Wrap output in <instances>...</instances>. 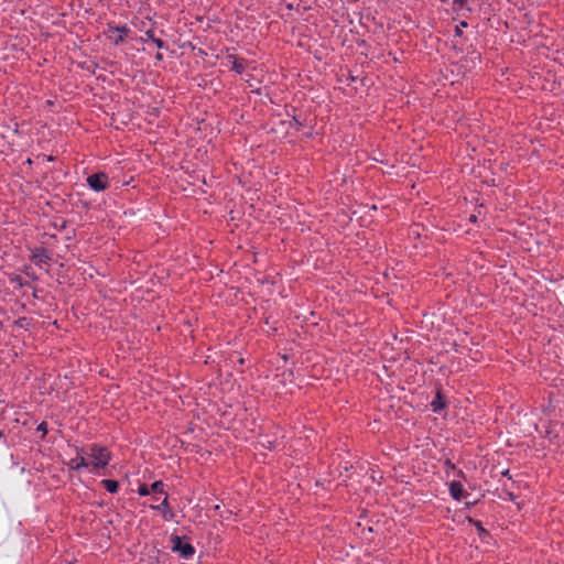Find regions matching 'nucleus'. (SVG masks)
<instances>
[{
    "label": "nucleus",
    "instance_id": "nucleus-1",
    "mask_svg": "<svg viewBox=\"0 0 564 564\" xmlns=\"http://www.w3.org/2000/svg\"><path fill=\"white\" fill-rule=\"evenodd\" d=\"M85 455L88 458L90 471L93 473H96L100 468H105L111 459L110 452L106 447L99 445H91L89 453L85 452Z\"/></svg>",
    "mask_w": 564,
    "mask_h": 564
},
{
    "label": "nucleus",
    "instance_id": "nucleus-2",
    "mask_svg": "<svg viewBox=\"0 0 564 564\" xmlns=\"http://www.w3.org/2000/svg\"><path fill=\"white\" fill-rule=\"evenodd\" d=\"M88 186L95 192H102L109 186V177L104 172H98L87 177Z\"/></svg>",
    "mask_w": 564,
    "mask_h": 564
},
{
    "label": "nucleus",
    "instance_id": "nucleus-3",
    "mask_svg": "<svg viewBox=\"0 0 564 564\" xmlns=\"http://www.w3.org/2000/svg\"><path fill=\"white\" fill-rule=\"evenodd\" d=\"M172 541V550L173 552H177L180 553V555L183 557V558H191L194 553H195V549L192 544L189 543H184L182 541V538L177 536V535H174L172 536L171 539Z\"/></svg>",
    "mask_w": 564,
    "mask_h": 564
},
{
    "label": "nucleus",
    "instance_id": "nucleus-4",
    "mask_svg": "<svg viewBox=\"0 0 564 564\" xmlns=\"http://www.w3.org/2000/svg\"><path fill=\"white\" fill-rule=\"evenodd\" d=\"M68 466L70 469L78 471L83 468H88L90 464L85 455V452L80 448H77V456L69 460Z\"/></svg>",
    "mask_w": 564,
    "mask_h": 564
},
{
    "label": "nucleus",
    "instance_id": "nucleus-5",
    "mask_svg": "<svg viewBox=\"0 0 564 564\" xmlns=\"http://www.w3.org/2000/svg\"><path fill=\"white\" fill-rule=\"evenodd\" d=\"M108 32L109 37L113 41L116 45H119L124 41V37L127 36V33L129 32V29L126 25L122 26H110Z\"/></svg>",
    "mask_w": 564,
    "mask_h": 564
},
{
    "label": "nucleus",
    "instance_id": "nucleus-6",
    "mask_svg": "<svg viewBox=\"0 0 564 564\" xmlns=\"http://www.w3.org/2000/svg\"><path fill=\"white\" fill-rule=\"evenodd\" d=\"M151 509L161 511L165 521H171L174 518V512L170 507L167 497L160 505H152Z\"/></svg>",
    "mask_w": 564,
    "mask_h": 564
},
{
    "label": "nucleus",
    "instance_id": "nucleus-7",
    "mask_svg": "<svg viewBox=\"0 0 564 564\" xmlns=\"http://www.w3.org/2000/svg\"><path fill=\"white\" fill-rule=\"evenodd\" d=\"M449 494L455 500H460L464 495L463 485L456 480L451 481L449 482Z\"/></svg>",
    "mask_w": 564,
    "mask_h": 564
},
{
    "label": "nucleus",
    "instance_id": "nucleus-8",
    "mask_svg": "<svg viewBox=\"0 0 564 564\" xmlns=\"http://www.w3.org/2000/svg\"><path fill=\"white\" fill-rule=\"evenodd\" d=\"M444 470H445L447 476H449L451 474H454L457 477H464L463 470L457 469L455 464L452 463L449 459L445 460V463H444Z\"/></svg>",
    "mask_w": 564,
    "mask_h": 564
},
{
    "label": "nucleus",
    "instance_id": "nucleus-9",
    "mask_svg": "<svg viewBox=\"0 0 564 564\" xmlns=\"http://www.w3.org/2000/svg\"><path fill=\"white\" fill-rule=\"evenodd\" d=\"M104 488L110 494H116L119 489V482L112 479H104L101 481Z\"/></svg>",
    "mask_w": 564,
    "mask_h": 564
},
{
    "label": "nucleus",
    "instance_id": "nucleus-10",
    "mask_svg": "<svg viewBox=\"0 0 564 564\" xmlns=\"http://www.w3.org/2000/svg\"><path fill=\"white\" fill-rule=\"evenodd\" d=\"M431 406L432 410L436 413L440 412L445 406V402L440 392H437L436 398L431 402Z\"/></svg>",
    "mask_w": 564,
    "mask_h": 564
},
{
    "label": "nucleus",
    "instance_id": "nucleus-11",
    "mask_svg": "<svg viewBox=\"0 0 564 564\" xmlns=\"http://www.w3.org/2000/svg\"><path fill=\"white\" fill-rule=\"evenodd\" d=\"M145 36L148 40L152 41L156 45L158 48L165 47V43L161 39L154 36L153 30H148L145 32Z\"/></svg>",
    "mask_w": 564,
    "mask_h": 564
},
{
    "label": "nucleus",
    "instance_id": "nucleus-12",
    "mask_svg": "<svg viewBox=\"0 0 564 564\" xmlns=\"http://www.w3.org/2000/svg\"><path fill=\"white\" fill-rule=\"evenodd\" d=\"M246 68V61L242 58H234L231 69L238 74H241Z\"/></svg>",
    "mask_w": 564,
    "mask_h": 564
},
{
    "label": "nucleus",
    "instance_id": "nucleus-13",
    "mask_svg": "<svg viewBox=\"0 0 564 564\" xmlns=\"http://www.w3.org/2000/svg\"><path fill=\"white\" fill-rule=\"evenodd\" d=\"M33 259L35 260L36 264H41L47 262L50 257L46 254L44 249H41L33 254Z\"/></svg>",
    "mask_w": 564,
    "mask_h": 564
},
{
    "label": "nucleus",
    "instance_id": "nucleus-14",
    "mask_svg": "<svg viewBox=\"0 0 564 564\" xmlns=\"http://www.w3.org/2000/svg\"><path fill=\"white\" fill-rule=\"evenodd\" d=\"M164 487L165 485L163 484V481L156 480L150 486V490L151 492L154 494H166Z\"/></svg>",
    "mask_w": 564,
    "mask_h": 564
},
{
    "label": "nucleus",
    "instance_id": "nucleus-15",
    "mask_svg": "<svg viewBox=\"0 0 564 564\" xmlns=\"http://www.w3.org/2000/svg\"><path fill=\"white\" fill-rule=\"evenodd\" d=\"M138 494L140 496H148V495H150L151 494L150 487L148 485H145V484L140 485L139 488H138Z\"/></svg>",
    "mask_w": 564,
    "mask_h": 564
},
{
    "label": "nucleus",
    "instance_id": "nucleus-16",
    "mask_svg": "<svg viewBox=\"0 0 564 564\" xmlns=\"http://www.w3.org/2000/svg\"><path fill=\"white\" fill-rule=\"evenodd\" d=\"M466 2L467 0H453L454 10H462L465 7Z\"/></svg>",
    "mask_w": 564,
    "mask_h": 564
},
{
    "label": "nucleus",
    "instance_id": "nucleus-17",
    "mask_svg": "<svg viewBox=\"0 0 564 564\" xmlns=\"http://www.w3.org/2000/svg\"><path fill=\"white\" fill-rule=\"evenodd\" d=\"M37 431L42 432V437H44L47 434V423L42 422L37 426Z\"/></svg>",
    "mask_w": 564,
    "mask_h": 564
},
{
    "label": "nucleus",
    "instance_id": "nucleus-18",
    "mask_svg": "<svg viewBox=\"0 0 564 564\" xmlns=\"http://www.w3.org/2000/svg\"><path fill=\"white\" fill-rule=\"evenodd\" d=\"M476 527L477 529L480 531V533H487L486 530L481 527V523L480 522H476Z\"/></svg>",
    "mask_w": 564,
    "mask_h": 564
},
{
    "label": "nucleus",
    "instance_id": "nucleus-19",
    "mask_svg": "<svg viewBox=\"0 0 564 564\" xmlns=\"http://www.w3.org/2000/svg\"><path fill=\"white\" fill-rule=\"evenodd\" d=\"M155 58H156L158 61H162V59H163V55H162L161 53H158V54L155 55Z\"/></svg>",
    "mask_w": 564,
    "mask_h": 564
},
{
    "label": "nucleus",
    "instance_id": "nucleus-20",
    "mask_svg": "<svg viewBox=\"0 0 564 564\" xmlns=\"http://www.w3.org/2000/svg\"><path fill=\"white\" fill-rule=\"evenodd\" d=\"M460 25H462L463 28H466V26H467V23H466V22H462V23H460Z\"/></svg>",
    "mask_w": 564,
    "mask_h": 564
},
{
    "label": "nucleus",
    "instance_id": "nucleus-21",
    "mask_svg": "<svg viewBox=\"0 0 564 564\" xmlns=\"http://www.w3.org/2000/svg\"><path fill=\"white\" fill-rule=\"evenodd\" d=\"M459 30H463V26H459V29H456V32H457V33H460V31H459Z\"/></svg>",
    "mask_w": 564,
    "mask_h": 564
},
{
    "label": "nucleus",
    "instance_id": "nucleus-22",
    "mask_svg": "<svg viewBox=\"0 0 564 564\" xmlns=\"http://www.w3.org/2000/svg\"><path fill=\"white\" fill-rule=\"evenodd\" d=\"M459 30H463V26H459V29H456V32H457V33H460V31H459Z\"/></svg>",
    "mask_w": 564,
    "mask_h": 564
}]
</instances>
